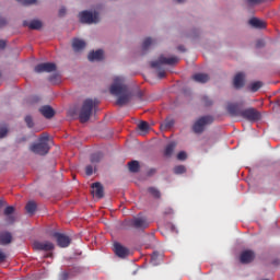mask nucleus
Listing matches in <instances>:
<instances>
[{"instance_id":"obj_1","label":"nucleus","mask_w":280,"mask_h":280,"mask_svg":"<svg viewBox=\"0 0 280 280\" xmlns=\"http://www.w3.org/2000/svg\"><path fill=\"white\" fill-rule=\"evenodd\" d=\"M109 93L118 97L116 101L117 106H126L132 100V92L120 77L114 79V83L109 88Z\"/></svg>"},{"instance_id":"obj_2","label":"nucleus","mask_w":280,"mask_h":280,"mask_svg":"<svg viewBox=\"0 0 280 280\" xmlns=\"http://www.w3.org/2000/svg\"><path fill=\"white\" fill-rule=\"evenodd\" d=\"M95 108H97V101L88 98L83 102V105L79 113V119L81 124H86V121L91 119V115H93V110H95Z\"/></svg>"},{"instance_id":"obj_3","label":"nucleus","mask_w":280,"mask_h":280,"mask_svg":"<svg viewBox=\"0 0 280 280\" xmlns=\"http://www.w3.org/2000/svg\"><path fill=\"white\" fill-rule=\"evenodd\" d=\"M30 150L34 154H39V156L49 154V136L47 133L42 135L38 139V143L32 144Z\"/></svg>"},{"instance_id":"obj_4","label":"nucleus","mask_w":280,"mask_h":280,"mask_svg":"<svg viewBox=\"0 0 280 280\" xmlns=\"http://www.w3.org/2000/svg\"><path fill=\"white\" fill-rule=\"evenodd\" d=\"M178 60H179L178 57L167 58V57L162 55V56L159 57V60L151 61V68L152 69H158L159 70L158 78L160 80H163V78H165V70H161V66L162 65H170V66L177 65Z\"/></svg>"},{"instance_id":"obj_5","label":"nucleus","mask_w":280,"mask_h":280,"mask_svg":"<svg viewBox=\"0 0 280 280\" xmlns=\"http://www.w3.org/2000/svg\"><path fill=\"white\" fill-rule=\"evenodd\" d=\"M149 226L150 224L143 218L128 219L122 222V229H137L138 231H143Z\"/></svg>"},{"instance_id":"obj_6","label":"nucleus","mask_w":280,"mask_h":280,"mask_svg":"<svg viewBox=\"0 0 280 280\" xmlns=\"http://www.w3.org/2000/svg\"><path fill=\"white\" fill-rule=\"evenodd\" d=\"M210 124H213V117L211 116L200 117L192 125V132H195V135H202L205 132V128H207V126H209Z\"/></svg>"},{"instance_id":"obj_7","label":"nucleus","mask_w":280,"mask_h":280,"mask_svg":"<svg viewBox=\"0 0 280 280\" xmlns=\"http://www.w3.org/2000/svg\"><path fill=\"white\" fill-rule=\"evenodd\" d=\"M80 21L82 23H88L91 25V23H100V13L98 12H91V11H82L79 14Z\"/></svg>"},{"instance_id":"obj_8","label":"nucleus","mask_w":280,"mask_h":280,"mask_svg":"<svg viewBox=\"0 0 280 280\" xmlns=\"http://www.w3.org/2000/svg\"><path fill=\"white\" fill-rule=\"evenodd\" d=\"M241 117L247 121H259L261 119V114L253 107L243 109Z\"/></svg>"},{"instance_id":"obj_9","label":"nucleus","mask_w":280,"mask_h":280,"mask_svg":"<svg viewBox=\"0 0 280 280\" xmlns=\"http://www.w3.org/2000/svg\"><path fill=\"white\" fill-rule=\"evenodd\" d=\"M52 237L57 240V244L60 248H68L71 245V237L66 234L55 232Z\"/></svg>"},{"instance_id":"obj_10","label":"nucleus","mask_w":280,"mask_h":280,"mask_svg":"<svg viewBox=\"0 0 280 280\" xmlns=\"http://www.w3.org/2000/svg\"><path fill=\"white\" fill-rule=\"evenodd\" d=\"M35 73H51L56 71V63L54 62H44L39 63L34 68Z\"/></svg>"},{"instance_id":"obj_11","label":"nucleus","mask_w":280,"mask_h":280,"mask_svg":"<svg viewBox=\"0 0 280 280\" xmlns=\"http://www.w3.org/2000/svg\"><path fill=\"white\" fill-rule=\"evenodd\" d=\"M33 248L35 250H44L45 253H49V250H54L55 246L54 243L49 241H44V242H35L33 244Z\"/></svg>"},{"instance_id":"obj_12","label":"nucleus","mask_w":280,"mask_h":280,"mask_svg":"<svg viewBox=\"0 0 280 280\" xmlns=\"http://www.w3.org/2000/svg\"><path fill=\"white\" fill-rule=\"evenodd\" d=\"M114 252L117 257H120L121 259L128 257L130 255V249L127 247H124L120 243H115L114 244Z\"/></svg>"},{"instance_id":"obj_13","label":"nucleus","mask_w":280,"mask_h":280,"mask_svg":"<svg viewBox=\"0 0 280 280\" xmlns=\"http://www.w3.org/2000/svg\"><path fill=\"white\" fill-rule=\"evenodd\" d=\"M255 260V252L247 249L241 253L240 261L241 264H250Z\"/></svg>"},{"instance_id":"obj_14","label":"nucleus","mask_w":280,"mask_h":280,"mask_svg":"<svg viewBox=\"0 0 280 280\" xmlns=\"http://www.w3.org/2000/svg\"><path fill=\"white\" fill-rule=\"evenodd\" d=\"M14 207L13 206H8L3 213L5 215V222H8V224H14V222H16V217H14Z\"/></svg>"},{"instance_id":"obj_15","label":"nucleus","mask_w":280,"mask_h":280,"mask_svg":"<svg viewBox=\"0 0 280 280\" xmlns=\"http://www.w3.org/2000/svg\"><path fill=\"white\" fill-rule=\"evenodd\" d=\"M228 113L232 117H242L243 109L237 104H229L228 105Z\"/></svg>"},{"instance_id":"obj_16","label":"nucleus","mask_w":280,"mask_h":280,"mask_svg":"<svg viewBox=\"0 0 280 280\" xmlns=\"http://www.w3.org/2000/svg\"><path fill=\"white\" fill-rule=\"evenodd\" d=\"M39 113L45 117L46 119H51L54 115H56V112L52 109L49 105H44L39 108Z\"/></svg>"},{"instance_id":"obj_17","label":"nucleus","mask_w":280,"mask_h":280,"mask_svg":"<svg viewBox=\"0 0 280 280\" xmlns=\"http://www.w3.org/2000/svg\"><path fill=\"white\" fill-rule=\"evenodd\" d=\"M104 59V50H93L88 55V60L90 62H95V60H103Z\"/></svg>"},{"instance_id":"obj_18","label":"nucleus","mask_w":280,"mask_h":280,"mask_svg":"<svg viewBox=\"0 0 280 280\" xmlns=\"http://www.w3.org/2000/svg\"><path fill=\"white\" fill-rule=\"evenodd\" d=\"M92 189V194H94L96 198H104V186H102L100 182L93 183Z\"/></svg>"},{"instance_id":"obj_19","label":"nucleus","mask_w":280,"mask_h":280,"mask_svg":"<svg viewBox=\"0 0 280 280\" xmlns=\"http://www.w3.org/2000/svg\"><path fill=\"white\" fill-rule=\"evenodd\" d=\"M8 244H12V233L0 232V246H8Z\"/></svg>"},{"instance_id":"obj_20","label":"nucleus","mask_w":280,"mask_h":280,"mask_svg":"<svg viewBox=\"0 0 280 280\" xmlns=\"http://www.w3.org/2000/svg\"><path fill=\"white\" fill-rule=\"evenodd\" d=\"M23 25L24 27H28L30 30H40V27H43V22L38 20H33L31 22L24 21Z\"/></svg>"},{"instance_id":"obj_21","label":"nucleus","mask_w":280,"mask_h":280,"mask_svg":"<svg viewBox=\"0 0 280 280\" xmlns=\"http://www.w3.org/2000/svg\"><path fill=\"white\" fill-rule=\"evenodd\" d=\"M84 47H86V42H84L83 39L74 38L72 40V48L74 49V51H82Z\"/></svg>"},{"instance_id":"obj_22","label":"nucleus","mask_w":280,"mask_h":280,"mask_svg":"<svg viewBox=\"0 0 280 280\" xmlns=\"http://www.w3.org/2000/svg\"><path fill=\"white\" fill-rule=\"evenodd\" d=\"M234 89H243L244 86V73L243 72H238L235 77H234Z\"/></svg>"},{"instance_id":"obj_23","label":"nucleus","mask_w":280,"mask_h":280,"mask_svg":"<svg viewBox=\"0 0 280 280\" xmlns=\"http://www.w3.org/2000/svg\"><path fill=\"white\" fill-rule=\"evenodd\" d=\"M249 25H252V27H255L256 30H264L266 28V22L257 19V18H253L249 20Z\"/></svg>"},{"instance_id":"obj_24","label":"nucleus","mask_w":280,"mask_h":280,"mask_svg":"<svg viewBox=\"0 0 280 280\" xmlns=\"http://www.w3.org/2000/svg\"><path fill=\"white\" fill-rule=\"evenodd\" d=\"M192 80L195 82H199L200 84H206V82L209 80V74L207 73H196L192 75Z\"/></svg>"},{"instance_id":"obj_25","label":"nucleus","mask_w":280,"mask_h":280,"mask_svg":"<svg viewBox=\"0 0 280 280\" xmlns=\"http://www.w3.org/2000/svg\"><path fill=\"white\" fill-rule=\"evenodd\" d=\"M36 209H38V206L35 203V201H28L25 206V211L30 215H34V213H36Z\"/></svg>"},{"instance_id":"obj_26","label":"nucleus","mask_w":280,"mask_h":280,"mask_svg":"<svg viewBox=\"0 0 280 280\" xmlns=\"http://www.w3.org/2000/svg\"><path fill=\"white\" fill-rule=\"evenodd\" d=\"M128 168H129V172H131L132 174H137V172L141 170V165L139 164V161L133 160L128 163Z\"/></svg>"},{"instance_id":"obj_27","label":"nucleus","mask_w":280,"mask_h":280,"mask_svg":"<svg viewBox=\"0 0 280 280\" xmlns=\"http://www.w3.org/2000/svg\"><path fill=\"white\" fill-rule=\"evenodd\" d=\"M152 45H154V39L151 37H147L142 43V51H148V49H150Z\"/></svg>"},{"instance_id":"obj_28","label":"nucleus","mask_w":280,"mask_h":280,"mask_svg":"<svg viewBox=\"0 0 280 280\" xmlns=\"http://www.w3.org/2000/svg\"><path fill=\"white\" fill-rule=\"evenodd\" d=\"M176 148L175 142H171L170 144L166 145L164 150V156H172L174 154V149Z\"/></svg>"},{"instance_id":"obj_29","label":"nucleus","mask_w":280,"mask_h":280,"mask_svg":"<svg viewBox=\"0 0 280 280\" xmlns=\"http://www.w3.org/2000/svg\"><path fill=\"white\" fill-rule=\"evenodd\" d=\"M261 86H264V83H261V81H256L249 85V91H252V93H257Z\"/></svg>"},{"instance_id":"obj_30","label":"nucleus","mask_w":280,"mask_h":280,"mask_svg":"<svg viewBox=\"0 0 280 280\" xmlns=\"http://www.w3.org/2000/svg\"><path fill=\"white\" fill-rule=\"evenodd\" d=\"M148 192L153 197V198H161V190H159L156 187H149Z\"/></svg>"},{"instance_id":"obj_31","label":"nucleus","mask_w":280,"mask_h":280,"mask_svg":"<svg viewBox=\"0 0 280 280\" xmlns=\"http://www.w3.org/2000/svg\"><path fill=\"white\" fill-rule=\"evenodd\" d=\"M103 158H104V154H102L101 152H97L91 155L90 161L91 163H100V161H102Z\"/></svg>"},{"instance_id":"obj_32","label":"nucleus","mask_w":280,"mask_h":280,"mask_svg":"<svg viewBox=\"0 0 280 280\" xmlns=\"http://www.w3.org/2000/svg\"><path fill=\"white\" fill-rule=\"evenodd\" d=\"M138 128L141 130V132H148L150 130V124H148L145 120H142L138 124Z\"/></svg>"},{"instance_id":"obj_33","label":"nucleus","mask_w":280,"mask_h":280,"mask_svg":"<svg viewBox=\"0 0 280 280\" xmlns=\"http://www.w3.org/2000/svg\"><path fill=\"white\" fill-rule=\"evenodd\" d=\"M187 172V168L185 165H177L174 167V174H185Z\"/></svg>"},{"instance_id":"obj_34","label":"nucleus","mask_w":280,"mask_h":280,"mask_svg":"<svg viewBox=\"0 0 280 280\" xmlns=\"http://www.w3.org/2000/svg\"><path fill=\"white\" fill-rule=\"evenodd\" d=\"M24 121L28 128H34V119L32 118V116H26L24 118Z\"/></svg>"},{"instance_id":"obj_35","label":"nucleus","mask_w":280,"mask_h":280,"mask_svg":"<svg viewBox=\"0 0 280 280\" xmlns=\"http://www.w3.org/2000/svg\"><path fill=\"white\" fill-rule=\"evenodd\" d=\"M18 3H22V5H34L36 3V0H16Z\"/></svg>"},{"instance_id":"obj_36","label":"nucleus","mask_w":280,"mask_h":280,"mask_svg":"<svg viewBox=\"0 0 280 280\" xmlns=\"http://www.w3.org/2000/svg\"><path fill=\"white\" fill-rule=\"evenodd\" d=\"M94 170H95V166H93V165H88V166L85 167V174H86V176H93Z\"/></svg>"},{"instance_id":"obj_37","label":"nucleus","mask_w":280,"mask_h":280,"mask_svg":"<svg viewBox=\"0 0 280 280\" xmlns=\"http://www.w3.org/2000/svg\"><path fill=\"white\" fill-rule=\"evenodd\" d=\"M156 259H159V253L154 252L153 255L151 256V264L153 266H158L159 262H156Z\"/></svg>"},{"instance_id":"obj_38","label":"nucleus","mask_w":280,"mask_h":280,"mask_svg":"<svg viewBox=\"0 0 280 280\" xmlns=\"http://www.w3.org/2000/svg\"><path fill=\"white\" fill-rule=\"evenodd\" d=\"M177 159H178V161H185L187 159V153L185 151H180L177 154Z\"/></svg>"},{"instance_id":"obj_39","label":"nucleus","mask_w":280,"mask_h":280,"mask_svg":"<svg viewBox=\"0 0 280 280\" xmlns=\"http://www.w3.org/2000/svg\"><path fill=\"white\" fill-rule=\"evenodd\" d=\"M249 5H259V3H264V0H247Z\"/></svg>"},{"instance_id":"obj_40","label":"nucleus","mask_w":280,"mask_h":280,"mask_svg":"<svg viewBox=\"0 0 280 280\" xmlns=\"http://www.w3.org/2000/svg\"><path fill=\"white\" fill-rule=\"evenodd\" d=\"M8 135V127L0 128V139H3Z\"/></svg>"},{"instance_id":"obj_41","label":"nucleus","mask_w":280,"mask_h":280,"mask_svg":"<svg viewBox=\"0 0 280 280\" xmlns=\"http://www.w3.org/2000/svg\"><path fill=\"white\" fill-rule=\"evenodd\" d=\"M266 46V42H264V39H258L257 42H256V47L258 48V49H261V47H265Z\"/></svg>"},{"instance_id":"obj_42","label":"nucleus","mask_w":280,"mask_h":280,"mask_svg":"<svg viewBox=\"0 0 280 280\" xmlns=\"http://www.w3.org/2000/svg\"><path fill=\"white\" fill-rule=\"evenodd\" d=\"M60 80V77L58 74L49 77V82H52V84H56Z\"/></svg>"},{"instance_id":"obj_43","label":"nucleus","mask_w":280,"mask_h":280,"mask_svg":"<svg viewBox=\"0 0 280 280\" xmlns=\"http://www.w3.org/2000/svg\"><path fill=\"white\" fill-rule=\"evenodd\" d=\"M69 279V272L62 271L59 276V280H68Z\"/></svg>"},{"instance_id":"obj_44","label":"nucleus","mask_w":280,"mask_h":280,"mask_svg":"<svg viewBox=\"0 0 280 280\" xmlns=\"http://www.w3.org/2000/svg\"><path fill=\"white\" fill-rule=\"evenodd\" d=\"M5 259H8V255H5V253H3V250L0 249V264H3Z\"/></svg>"},{"instance_id":"obj_45","label":"nucleus","mask_w":280,"mask_h":280,"mask_svg":"<svg viewBox=\"0 0 280 280\" xmlns=\"http://www.w3.org/2000/svg\"><path fill=\"white\" fill-rule=\"evenodd\" d=\"M202 102L206 106H211V104H212L211 100H209V97H207V96L202 97Z\"/></svg>"},{"instance_id":"obj_46","label":"nucleus","mask_w":280,"mask_h":280,"mask_svg":"<svg viewBox=\"0 0 280 280\" xmlns=\"http://www.w3.org/2000/svg\"><path fill=\"white\" fill-rule=\"evenodd\" d=\"M172 126H174V120H165L164 128H172Z\"/></svg>"},{"instance_id":"obj_47","label":"nucleus","mask_w":280,"mask_h":280,"mask_svg":"<svg viewBox=\"0 0 280 280\" xmlns=\"http://www.w3.org/2000/svg\"><path fill=\"white\" fill-rule=\"evenodd\" d=\"M65 14H67V9L65 7H62L60 10H59V16H65Z\"/></svg>"},{"instance_id":"obj_48","label":"nucleus","mask_w":280,"mask_h":280,"mask_svg":"<svg viewBox=\"0 0 280 280\" xmlns=\"http://www.w3.org/2000/svg\"><path fill=\"white\" fill-rule=\"evenodd\" d=\"M8 24V21L4 18H0V27H3Z\"/></svg>"},{"instance_id":"obj_49","label":"nucleus","mask_w":280,"mask_h":280,"mask_svg":"<svg viewBox=\"0 0 280 280\" xmlns=\"http://www.w3.org/2000/svg\"><path fill=\"white\" fill-rule=\"evenodd\" d=\"M0 49H5V40L0 39Z\"/></svg>"},{"instance_id":"obj_50","label":"nucleus","mask_w":280,"mask_h":280,"mask_svg":"<svg viewBox=\"0 0 280 280\" xmlns=\"http://www.w3.org/2000/svg\"><path fill=\"white\" fill-rule=\"evenodd\" d=\"M177 49L178 51H183V52L187 51V49H185V46L183 45L178 46Z\"/></svg>"},{"instance_id":"obj_51","label":"nucleus","mask_w":280,"mask_h":280,"mask_svg":"<svg viewBox=\"0 0 280 280\" xmlns=\"http://www.w3.org/2000/svg\"><path fill=\"white\" fill-rule=\"evenodd\" d=\"M177 3H183L185 0H176Z\"/></svg>"},{"instance_id":"obj_52","label":"nucleus","mask_w":280,"mask_h":280,"mask_svg":"<svg viewBox=\"0 0 280 280\" xmlns=\"http://www.w3.org/2000/svg\"><path fill=\"white\" fill-rule=\"evenodd\" d=\"M165 213H173V210L172 209H170L167 212H165Z\"/></svg>"},{"instance_id":"obj_53","label":"nucleus","mask_w":280,"mask_h":280,"mask_svg":"<svg viewBox=\"0 0 280 280\" xmlns=\"http://www.w3.org/2000/svg\"><path fill=\"white\" fill-rule=\"evenodd\" d=\"M3 205V202L2 201H0V207Z\"/></svg>"}]
</instances>
